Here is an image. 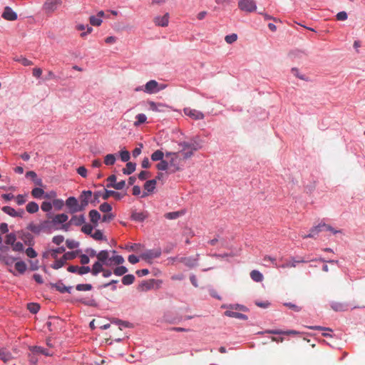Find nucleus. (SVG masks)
I'll use <instances>...</instances> for the list:
<instances>
[{"instance_id": "obj_10", "label": "nucleus", "mask_w": 365, "mask_h": 365, "mask_svg": "<svg viewBox=\"0 0 365 365\" xmlns=\"http://www.w3.org/2000/svg\"><path fill=\"white\" fill-rule=\"evenodd\" d=\"M328 230L334 234L341 232V230H337L331 227L330 225L322 224L319 225L317 227H315L314 228L310 230V233L307 236H304V237H313L314 235H317L319 232L322 230Z\"/></svg>"}, {"instance_id": "obj_48", "label": "nucleus", "mask_w": 365, "mask_h": 365, "mask_svg": "<svg viewBox=\"0 0 365 365\" xmlns=\"http://www.w3.org/2000/svg\"><path fill=\"white\" fill-rule=\"evenodd\" d=\"M65 202L61 199H53L52 202V205L54 207V208L57 210H60L63 208L64 206Z\"/></svg>"}, {"instance_id": "obj_47", "label": "nucleus", "mask_w": 365, "mask_h": 365, "mask_svg": "<svg viewBox=\"0 0 365 365\" xmlns=\"http://www.w3.org/2000/svg\"><path fill=\"white\" fill-rule=\"evenodd\" d=\"M11 359V355L9 351L6 349H0V361H3L4 362L8 361Z\"/></svg>"}, {"instance_id": "obj_25", "label": "nucleus", "mask_w": 365, "mask_h": 365, "mask_svg": "<svg viewBox=\"0 0 365 365\" xmlns=\"http://www.w3.org/2000/svg\"><path fill=\"white\" fill-rule=\"evenodd\" d=\"M90 220L94 225H96L101 219V215L96 210H91L88 213Z\"/></svg>"}, {"instance_id": "obj_49", "label": "nucleus", "mask_w": 365, "mask_h": 365, "mask_svg": "<svg viewBox=\"0 0 365 365\" xmlns=\"http://www.w3.org/2000/svg\"><path fill=\"white\" fill-rule=\"evenodd\" d=\"M128 272V269L124 266H118L113 270V274L116 276H122Z\"/></svg>"}, {"instance_id": "obj_3", "label": "nucleus", "mask_w": 365, "mask_h": 365, "mask_svg": "<svg viewBox=\"0 0 365 365\" xmlns=\"http://www.w3.org/2000/svg\"><path fill=\"white\" fill-rule=\"evenodd\" d=\"M86 252L89 257H96L97 258V261L96 262H99L100 264L105 263L106 261L108 259V257H110V252H112L113 255L116 254V251L115 250L108 251L104 250L97 252L95 250L92 248L87 249Z\"/></svg>"}, {"instance_id": "obj_40", "label": "nucleus", "mask_w": 365, "mask_h": 365, "mask_svg": "<svg viewBox=\"0 0 365 365\" xmlns=\"http://www.w3.org/2000/svg\"><path fill=\"white\" fill-rule=\"evenodd\" d=\"M135 277L133 274L124 275L122 278V283L124 285H130L134 282Z\"/></svg>"}, {"instance_id": "obj_5", "label": "nucleus", "mask_w": 365, "mask_h": 365, "mask_svg": "<svg viewBox=\"0 0 365 365\" xmlns=\"http://www.w3.org/2000/svg\"><path fill=\"white\" fill-rule=\"evenodd\" d=\"M165 156L169 159L170 167L173 168L172 172L175 173L181 170L182 164L180 152H166Z\"/></svg>"}, {"instance_id": "obj_21", "label": "nucleus", "mask_w": 365, "mask_h": 365, "mask_svg": "<svg viewBox=\"0 0 365 365\" xmlns=\"http://www.w3.org/2000/svg\"><path fill=\"white\" fill-rule=\"evenodd\" d=\"M86 219L83 215H73L70 220V224L75 226H81L85 223Z\"/></svg>"}, {"instance_id": "obj_29", "label": "nucleus", "mask_w": 365, "mask_h": 365, "mask_svg": "<svg viewBox=\"0 0 365 365\" xmlns=\"http://www.w3.org/2000/svg\"><path fill=\"white\" fill-rule=\"evenodd\" d=\"M250 277L256 282H261L263 280V275L258 270H252L250 272Z\"/></svg>"}, {"instance_id": "obj_56", "label": "nucleus", "mask_w": 365, "mask_h": 365, "mask_svg": "<svg viewBox=\"0 0 365 365\" xmlns=\"http://www.w3.org/2000/svg\"><path fill=\"white\" fill-rule=\"evenodd\" d=\"M92 196V192L91 190H83L80 195V200H85L89 202V200Z\"/></svg>"}, {"instance_id": "obj_24", "label": "nucleus", "mask_w": 365, "mask_h": 365, "mask_svg": "<svg viewBox=\"0 0 365 365\" xmlns=\"http://www.w3.org/2000/svg\"><path fill=\"white\" fill-rule=\"evenodd\" d=\"M185 214V211L183 210L175 212H170L165 214V217L168 220H175L184 215Z\"/></svg>"}, {"instance_id": "obj_22", "label": "nucleus", "mask_w": 365, "mask_h": 365, "mask_svg": "<svg viewBox=\"0 0 365 365\" xmlns=\"http://www.w3.org/2000/svg\"><path fill=\"white\" fill-rule=\"evenodd\" d=\"M331 307L335 312H344L348 310V304L339 302H332Z\"/></svg>"}, {"instance_id": "obj_54", "label": "nucleus", "mask_w": 365, "mask_h": 365, "mask_svg": "<svg viewBox=\"0 0 365 365\" xmlns=\"http://www.w3.org/2000/svg\"><path fill=\"white\" fill-rule=\"evenodd\" d=\"M99 210L102 212L109 213L112 210V206L108 202H103L100 205Z\"/></svg>"}, {"instance_id": "obj_34", "label": "nucleus", "mask_w": 365, "mask_h": 365, "mask_svg": "<svg viewBox=\"0 0 365 365\" xmlns=\"http://www.w3.org/2000/svg\"><path fill=\"white\" fill-rule=\"evenodd\" d=\"M155 185H156V180L153 179V180H148L145 182V183L144 185V188L148 192H150L155 190Z\"/></svg>"}, {"instance_id": "obj_12", "label": "nucleus", "mask_w": 365, "mask_h": 365, "mask_svg": "<svg viewBox=\"0 0 365 365\" xmlns=\"http://www.w3.org/2000/svg\"><path fill=\"white\" fill-rule=\"evenodd\" d=\"M143 91L145 93L153 94L159 91L158 83L155 80H150L144 86Z\"/></svg>"}, {"instance_id": "obj_4", "label": "nucleus", "mask_w": 365, "mask_h": 365, "mask_svg": "<svg viewBox=\"0 0 365 365\" xmlns=\"http://www.w3.org/2000/svg\"><path fill=\"white\" fill-rule=\"evenodd\" d=\"M179 145L182 147L181 153H182L183 158L185 160L191 158L193 155L194 152L200 148V145L196 142H181L179 143Z\"/></svg>"}, {"instance_id": "obj_45", "label": "nucleus", "mask_w": 365, "mask_h": 365, "mask_svg": "<svg viewBox=\"0 0 365 365\" xmlns=\"http://www.w3.org/2000/svg\"><path fill=\"white\" fill-rule=\"evenodd\" d=\"M266 332L269 333V334H284V335H289V334L296 335L297 334V331H294V330L288 331H279V330H267V331H266Z\"/></svg>"}, {"instance_id": "obj_28", "label": "nucleus", "mask_w": 365, "mask_h": 365, "mask_svg": "<svg viewBox=\"0 0 365 365\" xmlns=\"http://www.w3.org/2000/svg\"><path fill=\"white\" fill-rule=\"evenodd\" d=\"M22 239L24 243L29 246H34L35 244L34 237L29 232L24 233L23 235Z\"/></svg>"}, {"instance_id": "obj_50", "label": "nucleus", "mask_w": 365, "mask_h": 365, "mask_svg": "<svg viewBox=\"0 0 365 365\" xmlns=\"http://www.w3.org/2000/svg\"><path fill=\"white\" fill-rule=\"evenodd\" d=\"M81 303H83L85 305L90 306V307H97V302L93 298H88V299H82L79 300Z\"/></svg>"}, {"instance_id": "obj_39", "label": "nucleus", "mask_w": 365, "mask_h": 365, "mask_svg": "<svg viewBox=\"0 0 365 365\" xmlns=\"http://www.w3.org/2000/svg\"><path fill=\"white\" fill-rule=\"evenodd\" d=\"M116 160L115 156L114 154H108L104 158V163L106 165H113L115 164Z\"/></svg>"}, {"instance_id": "obj_53", "label": "nucleus", "mask_w": 365, "mask_h": 365, "mask_svg": "<svg viewBox=\"0 0 365 365\" xmlns=\"http://www.w3.org/2000/svg\"><path fill=\"white\" fill-rule=\"evenodd\" d=\"M93 288L91 284H78L76 285V289L80 292L90 291Z\"/></svg>"}, {"instance_id": "obj_64", "label": "nucleus", "mask_w": 365, "mask_h": 365, "mask_svg": "<svg viewBox=\"0 0 365 365\" xmlns=\"http://www.w3.org/2000/svg\"><path fill=\"white\" fill-rule=\"evenodd\" d=\"M66 244L68 249L77 248L79 245L78 242L73 240H66Z\"/></svg>"}, {"instance_id": "obj_14", "label": "nucleus", "mask_w": 365, "mask_h": 365, "mask_svg": "<svg viewBox=\"0 0 365 365\" xmlns=\"http://www.w3.org/2000/svg\"><path fill=\"white\" fill-rule=\"evenodd\" d=\"M1 17L6 21H16L18 18L17 14L9 6H6L2 12Z\"/></svg>"}, {"instance_id": "obj_6", "label": "nucleus", "mask_w": 365, "mask_h": 365, "mask_svg": "<svg viewBox=\"0 0 365 365\" xmlns=\"http://www.w3.org/2000/svg\"><path fill=\"white\" fill-rule=\"evenodd\" d=\"M227 307L230 309L225 312L224 314L225 316L229 317L236 318V319H238L240 320H247V319L248 317L247 315L234 311V310L245 311V310H247V309L245 306L240 305V304H235V305H230Z\"/></svg>"}, {"instance_id": "obj_46", "label": "nucleus", "mask_w": 365, "mask_h": 365, "mask_svg": "<svg viewBox=\"0 0 365 365\" xmlns=\"http://www.w3.org/2000/svg\"><path fill=\"white\" fill-rule=\"evenodd\" d=\"M16 240V235L13 232L9 233L6 236L5 242L6 245H13Z\"/></svg>"}, {"instance_id": "obj_32", "label": "nucleus", "mask_w": 365, "mask_h": 365, "mask_svg": "<svg viewBox=\"0 0 365 365\" xmlns=\"http://www.w3.org/2000/svg\"><path fill=\"white\" fill-rule=\"evenodd\" d=\"M135 163L132 162H128L125 168L123 169V173L125 175H130L133 173L135 170Z\"/></svg>"}, {"instance_id": "obj_44", "label": "nucleus", "mask_w": 365, "mask_h": 365, "mask_svg": "<svg viewBox=\"0 0 365 365\" xmlns=\"http://www.w3.org/2000/svg\"><path fill=\"white\" fill-rule=\"evenodd\" d=\"M125 185V180H120L116 183H108L107 187H113L116 190H122L124 188Z\"/></svg>"}, {"instance_id": "obj_42", "label": "nucleus", "mask_w": 365, "mask_h": 365, "mask_svg": "<svg viewBox=\"0 0 365 365\" xmlns=\"http://www.w3.org/2000/svg\"><path fill=\"white\" fill-rule=\"evenodd\" d=\"M14 61L19 62L24 66H29L33 65V62L31 61H30L28 58L23 57V56L16 57V58H14Z\"/></svg>"}, {"instance_id": "obj_52", "label": "nucleus", "mask_w": 365, "mask_h": 365, "mask_svg": "<svg viewBox=\"0 0 365 365\" xmlns=\"http://www.w3.org/2000/svg\"><path fill=\"white\" fill-rule=\"evenodd\" d=\"M102 19L96 16H91L89 18V22L92 26H99L102 24Z\"/></svg>"}, {"instance_id": "obj_26", "label": "nucleus", "mask_w": 365, "mask_h": 365, "mask_svg": "<svg viewBox=\"0 0 365 365\" xmlns=\"http://www.w3.org/2000/svg\"><path fill=\"white\" fill-rule=\"evenodd\" d=\"M86 29V32H83L81 34V36L82 38L86 37V36L88 34H91L93 31L92 27L89 26L88 25H83V24H78L76 26V29L78 31H83Z\"/></svg>"}, {"instance_id": "obj_38", "label": "nucleus", "mask_w": 365, "mask_h": 365, "mask_svg": "<svg viewBox=\"0 0 365 365\" xmlns=\"http://www.w3.org/2000/svg\"><path fill=\"white\" fill-rule=\"evenodd\" d=\"M15 269L20 273L24 274L26 270V264L23 261H19L15 263Z\"/></svg>"}, {"instance_id": "obj_2", "label": "nucleus", "mask_w": 365, "mask_h": 365, "mask_svg": "<svg viewBox=\"0 0 365 365\" xmlns=\"http://www.w3.org/2000/svg\"><path fill=\"white\" fill-rule=\"evenodd\" d=\"M263 262L264 265L267 267L273 266L277 268H287V267H294L296 266L297 261L294 259L292 260H284L282 258L277 261L276 258L266 255L263 257Z\"/></svg>"}, {"instance_id": "obj_33", "label": "nucleus", "mask_w": 365, "mask_h": 365, "mask_svg": "<svg viewBox=\"0 0 365 365\" xmlns=\"http://www.w3.org/2000/svg\"><path fill=\"white\" fill-rule=\"evenodd\" d=\"M136 120L134 122L133 125L135 127L140 125L143 123H145L147 120V117L143 113H139L135 116Z\"/></svg>"}, {"instance_id": "obj_8", "label": "nucleus", "mask_w": 365, "mask_h": 365, "mask_svg": "<svg viewBox=\"0 0 365 365\" xmlns=\"http://www.w3.org/2000/svg\"><path fill=\"white\" fill-rule=\"evenodd\" d=\"M239 9L247 13H252L257 10V4L254 0H239Z\"/></svg>"}, {"instance_id": "obj_31", "label": "nucleus", "mask_w": 365, "mask_h": 365, "mask_svg": "<svg viewBox=\"0 0 365 365\" xmlns=\"http://www.w3.org/2000/svg\"><path fill=\"white\" fill-rule=\"evenodd\" d=\"M32 351L35 354H43L44 356H51L52 355V354L50 353L48 349H45L41 346H34L32 349Z\"/></svg>"}, {"instance_id": "obj_61", "label": "nucleus", "mask_w": 365, "mask_h": 365, "mask_svg": "<svg viewBox=\"0 0 365 365\" xmlns=\"http://www.w3.org/2000/svg\"><path fill=\"white\" fill-rule=\"evenodd\" d=\"M78 274L83 275V274H88V272L91 273L92 268H90V267H88V266H82V267L78 266Z\"/></svg>"}, {"instance_id": "obj_16", "label": "nucleus", "mask_w": 365, "mask_h": 365, "mask_svg": "<svg viewBox=\"0 0 365 365\" xmlns=\"http://www.w3.org/2000/svg\"><path fill=\"white\" fill-rule=\"evenodd\" d=\"M2 211L13 217H23V215L24 214V211L23 210H19L17 211L10 206L3 207Z\"/></svg>"}, {"instance_id": "obj_36", "label": "nucleus", "mask_w": 365, "mask_h": 365, "mask_svg": "<svg viewBox=\"0 0 365 365\" xmlns=\"http://www.w3.org/2000/svg\"><path fill=\"white\" fill-rule=\"evenodd\" d=\"M146 218V215L140 212H134L131 215V219L137 222H143Z\"/></svg>"}, {"instance_id": "obj_23", "label": "nucleus", "mask_w": 365, "mask_h": 365, "mask_svg": "<svg viewBox=\"0 0 365 365\" xmlns=\"http://www.w3.org/2000/svg\"><path fill=\"white\" fill-rule=\"evenodd\" d=\"M68 217L66 214H58L53 217L52 222L53 225L63 224L68 220Z\"/></svg>"}, {"instance_id": "obj_18", "label": "nucleus", "mask_w": 365, "mask_h": 365, "mask_svg": "<svg viewBox=\"0 0 365 365\" xmlns=\"http://www.w3.org/2000/svg\"><path fill=\"white\" fill-rule=\"evenodd\" d=\"M154 23L156 26H167L169 23V14L167 13L163 16H156L154 19Z\"/></svg>"}, {"instance_id": "obj_58", "label": "nucleus", "mask_w": 365, "mask_h": 365, "mask_svg": "<svg viewBox=\"0 0 365 365\" xmlns=\"http://www.w3.org/2000/svg\"><path fill=\"white\" fill-rule=\"evenodd\" d=\"M52 203L44 201L41 203V208L43 212H48L52 210Z\"/></svg>"}, {"instance_id": "obj_7", "label": "nucleus", "mask_w": 365, "mask_h": 365, "mask_svg": "<svg viewBox=\"0 0 365 365\" xmlns=\"http://www.w3.org/2000/svg\"><path fill=\"white\" fill-rule=\"evenodd\" d=\"M50 225V222L48 220H44L41 222L40 224H35L34 222H30L26 229L31 232L35 235H40L41 232H45L46 229Z\"/></svg>"}, {"instance_id": "obj_37", "label": "nucleus", "mask_w": 365, "mask_h": 365, "mask_svg": "<svg viewBox=\"0 0 365 365\" xmlns=\"http://www.w3.org/2000/svg\"><path fill=\"white\" fill-rule=\"evenodd\" d=\"M163 157L164 153L160 150H157L151 155L150 158L153 161H160L163 159Z\"/></svg>"}, {"instance_id": "obj_19", "label": "nucleus", "mask_w": 365, "mask_h": 365, "mask_svg": "<svg viewBox=\"0 0 365 365\" xmlns=\"http://www.w3.org/2000/svg\"><path fill=\"white\" fill-rule=\"evenodd\" d=\"M101 196L103 200H108L111 196L113 197L115 200H120L123 198V195L113 190H105Z\"/></svg>"}, {"instance_id": "obj_51", "label": "nucleus", "mask_w": 365, "mask_h": 365, "mask_svg": "<svg viewBox=\"0 0 365 365\" xmlns=\"http://www.w3.org/2000/svg\"><path fill=\"white\" fill-rule=\"evenodd\" d=\"M27 309L31 313L36 314L40 309V306L37 303H29L27 304Z\"/></svg>"}, {"instance_id": "obj_20", "label": "nucleus", "mask_w": 365, "mask_h": 365, "mask_svg": "<svg viewBox=\"0 0 365 365\" xmlns=\"http://www.w3.org/2000/svg\"><path fill=\"white\" fill-rule=\"evenodd\" d=\"M161 252L160 250H148L142 255V258L144 259H153L158 258L160 256Z\"/></svg>"}, {"instance_id": "obj_43", "label": "nucleus", "mask_w": 365, "mask_h": 365, "mask_svg": "<svg viewBox=\"0 0 365 365\" xmlns=\"http://www.w3.org/2000/svg\"><path fill=\"white\" fill-rule=\"evenodd\" d=\"M65 250V247L62 246L56 249L51 250L50 254L53 259H57L58 255L64 252Z\"/></svg>"}, {"instance_id": "obj_11", "label": "nucleus", "mask_w": 365, "mask_h": 365, "mask_svg": "<svg viewBox=\"0 0 365 365\" xmlns=\"http://www.w3.org/2000/svg\"><path fill=\"white\" fill-rule=\"evenodd\" d=\"M183 112L185 115L189 116L192 119L194 120H201L204 118V114L195 109H192L190 108H185L183 109Z\"/></svg>"}, {"instance_id": "obj_15", "label": "nucleus", "mask_w": 365, "mask_h": 365, "mask_svg": "<svg viewBox=\"0 0 365 365\" xmlns=\"http://www.w3.org/2000/svg\"><path fill=\"white\" fill-rule=\"evenodd\" d=\"M78 200L75 197H69L65 202V205L68 208V212L71 214L77 212L78 209Z\"/></svg>"}, {"instance_id": "obj_17", "label": "nucleus", "mask_w": 365, "mask_h": 365, "mask_svg": "<svg viewBox=\"0 0 365 365\" xmlns=\"http://www.w3.org/2000/svg\"><path fill=\"white\" fill-rule=\"evenodd\" d=\"M149 110L154 112H164L168 106L162 103H155L154 101H148Z\"/></svg>"}, {"instance_id": "obj_35", "label": "nucleus", "mask_w": 365, "mask_h": 365, "mask_svg": "<svg viewBox=\"0 0 365 365\" xmlns=\"http://www.w3.org/2000/svg\"><path fill=\"white\" fill-rule=\"evenodd\" d=\"M31 195L36 199H41L44 195V190L41 187H35L31 190Z\"/></svg>"}, {"instance_id": "obj_41", "label": "nucleus", "mask_w": 365, "mask_h": 365, "mask_svg": "<svg viewBox=\"0 0 365 365\" xmlns=\"http://www.w3.org/2000/svg\"><path fill=\"white\" fill-rule=\"evenodd\" d=\"M169 167H170L169 162H168L167 160H165L163 159L162 160H160V163H158L156 165V168L158 170H161V171L167 170Z\"/></svg>"}, {"instance_id": "obj_60", "label": "nucleus", "mask_w": 365, "mask_h": 365, "mask_svg": "<svg viewBox=\"0 0 365 365\" xmlns=\"http://www.w3.org/2000/svg\"><path fill=\"white\" fill-rule=\"evenodd\" d=\"M237 35L236 34H232L230 35H227L225 38V41L229 44H231V43L235 42L237 41Z\"/></svg>"}, {"instance_id": "obj_9", "label": "nucleus", "mask_w": 365, "mask_h": 365, "mask_svg": "<svg viewBox=\"0 0 365 365\" xmlns=\"http://www.w3.org/2000/svg\"><path fill=\"white\" fill-rule=\"evenodd\" d=\"M62 3V0H46L43 4V10L46 14H53Z\"/></svg>"}, {"instance_id": "obj_62", "label": "nucleus", "mask_w": 365, "mask_h": 365, "mask_svg": "<svg viewBox=\"0 0 365 365\" xmlns=\"http://www.w3.org/2000/svg\"><path fill=\"white\" fill-rule=\"evenodd\" d=\"M91 237L93 239H95L96 240H106V238L103 236V232L99 230H96V232L91 235Z\"/></svg>"}, {"instance_id": "obj_55", "label": "nucleus", "mask_w": 365, "mask_h": 365, "mask_svg": "<svg viewBox=\"0 0 365 365\" xmlns=\"http://www.w3.org/2000/svg\"><path fill=\"white\" fill-rule=\"evenodd\" d=\"M93 227L90 224H83L81 227V231L86 235H92Z\"/></svg>"}, {"instance_id": "obj_59", "label": "nucleus", "mask_w": 365, "mask_h": 365, "mask_svg": "<svg viewBox=\"0 0 365 365\" xmlns=\"http://www.w3.org/2000/svg\"><path fill=\"white\" fill-rule=\"evenodd\" d=\"M120 157L123 162H128L130 158V153L128 150H121Z\"/></svg>"}, {"instance_id": "obj_30", "label": "nucleus", "mask_w": 365, "mask_h": 365, "mask_svg": "<svg viewBox=\"0 0 365 365\" xmlns=\"http://www.w3.org/2000/svg\"><path fill=\"white\" fill-rule=\"evenodd\" d=\"M54 287L61 293H71V289H72L71 287L65 286L62 282L56 283Z\"/></svg>"}, {"instance_id": "obj_27", "label": "nucleus", "mask_w": 365, "mask_h": 365, "mask_svg": "<svg viewBox=\"0 0 365 365\" xmlns=\"http://www.w3.org/2000/svg\"><path fill=\"white\" fill-rule=\"evenodd\" d=\"M26 210L29 213L34 214L38 211V205L35 202H29L26 206Z\"/></svg>"}, {"instance_id": "obj_57", "label": "nucleus", "mask_w": 365, "mask_h": 365, "mask_svg": "<svg viewBox=\"0 0 365 365\" xmlns=\"http://www.w3.org/2000/svg\"><path fill=\"white\" fill-rule=\"evenodd\" d=\"M56 261L53 262V264L51 265V267L54 269H58L61 267H62L65 264V261L63 260V258L61 259H55Z\"/></svg>"}, {"instance_id": "obj_63", "label": "nucleus", "mask_w": 365, "mask_h": 365, "mask_svg": "<svg viewBox=\"0 0 365 365\" xmlns=\"http://www.w3.org/2000/svg\"><path fill=\"white\" fill-rule=\"evenodd\" d=\"M26 195H18L16 197V202L17 205H24L26 201Z\"/></svg>"}, {"instance_id": "obj_1", "label": "nucleus", "mask_w": 365, "mask_h": 365, "mask_svg": "<svg viewBox=\"0 0 365 365\" xmlns=\"http://www.w3.org/2000/svg\"><path fill=\"white\" fill-rule=\"evenodd\" d=\"M125 262L124 258L121 255H113L105 263L95 262L92 266L91 274L97 276L99 273L102 272L103 277L107 278L111 276L112 272L110 269H105L103 267L117 266L123 264Z\"/></svg>"}, {"instance_id": "obj_13", "label": "nucleus", "mask_w": 365, "mask_h": 365, "mask_svg": "<svg viewBox=\"0 0 365 365\" xmlns=\"http://www.w3.org/2000/svg\"><path fill=\"white\" fill-rule=\"evenodd\" d=\"M158 282V280H156L155 279L143 281L138 285V289L140 292L148 291L154 288L155 285L157 284Z\"/></svg>"}]
</instances>
